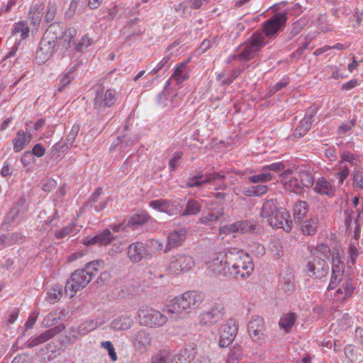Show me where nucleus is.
Here are the masks:
<instances>
[{"mask_svg": "<svg viewBox=\"0 0 363 363\" xmlns=\"http://www.w3.org/2000/svg\"><path fill=\"white\" fill-rule=\"evenodd\" d=\"M232 267L233 269L238 270L237 272H240V270H247L249 272L254 269V264L251 262L249 256L246 255L244 259L241 257L237 258Z\"/></svg>", "mask_w": 363, "mask_h": 363, "instance_id": "cd10ccee", "label": "nucleus"}, {"mask_svg": "<svg viewBox=\"0 0 363 363\" xmlns=\"http://www.w3.org/2000/svg\"><path fill=\"white\" fill-rule=\"evenodd\" d=\"M353 290L354 288L350 283V280L346 279L343 281L342 284H340V287L337 289L335 296L338 298H340V297L338 296V294H345V296L342 298V299L344 300L346 297L352 294Z\"/></svg>", "mask_w": 363, "mask_h": 363, "instance_id": "c9c22d12", "label": "nucleus"}, {"mask_svg": "<svg viewBox=\"0 0 363 363\" xmlns=\"http://www.w3.org/2000/svg\"><path fill=\"white\" fill-rule=\"evenodd\" d=\"M57 11V6L55 4H49L48 6V10L45 16V19L47 22H51L54 20L55 13Z\"/></svg>", "mask_w": 363, "mask_h": 363, "instance_id": "052dcab7", "label": "nucleus"}, {"mask_svg": "<svg viewBox=\"0 0 363 363\" xmlns=\"http://www.w3.org/2000/svg\"><path fill=\"white\" fill-rule=\"evenodd\" d=\"M65 329V325L64 324H59L54 328L46 330L43 333H42V335L46 342L47 340L51 339L57 334L61 333Z\"/></svg>", "mask_w": 363, "mask_h": 363, "instance_id": "c03bdc74", "label": "nucleus"}, {"mask_svg": "<svg viewBox=\"0 0 363 363\" xmlns=\"http://www.w3.org/2000/svg\"><path fill=\"white\" fill-rule=\"evenodd\" d=\"M115 239L112 235L110 229H105L103 232L95 235L94 238L88 239L84 242L86 246H90L95 244H100L101 245H107L111 243Z\"/></svg>", "mask_w": 363, "mask_h": 363, "instance_id": "2eb2a0df", "label": "nucleus"}, {"mask_svg": "<svg viewBox=\"0 0 363 363\" xmlns=\"http://www.w3.org/2000/svg\"><path fill=\"white\" fill-rule=\"evenodd\" d=\"M344 274H332L330 282L328 286L329 289H333L343 280Z\"/></svg>", "mask_w": 363, "mask_h": 363, "instance_id": "4d7b16f0", "label": "nucleus"}, {"mask_svg": "<svg viewBox=\"0 0 363 363\" xmlns=\"http://www.w3.org/2000/svg\"><path fill=\"white\" fill-rule=\"evenodd\" d=\"M25 203V199L20 197L13 204L9 212L6 215L4 218V222L8 224L13 223L18 217L19 213L22 211Z\"/></svg>", "mask_w": 363, "mask_h": 363, "instance_id": "f3484780", "label": "nucleus"}, {"mask_svg": "<svg viewBox=\"0 0 363 363\" xmlns=\"http://www.w3.org/2000/svg\"><path fill=\"white\" fill-rule=\"evenodd\" d=\"M42 10V4H36L32 6L29 11L28 18L30 21V23L35 28L40 25L43 16Z\"/></svg>", "mask_w": 363, "mask_h": 363, "instance_id": "5701e85b", "label": "nucleus"}, {"mask_svg": "<svg viewBox=\"0 0 363 363\" xmlns=\"http://www.w3.org/2000/svg\"><path fill=\"white\" fill-rule=\"evenodd\" d=\"M362 211L347 210L345 211V225L347 232L353 233L352 242L349 247L350 258L352 264L354 263L358 255V250L356 245L359 244V239L361 236V226L363 220L361 218Z\"/></svg>", "mask_w": 363, "mask_h": 363, "instance_id": "f03ea898", "label": "nucleus"}, {"mask_svg": "<svg viewBox=\"0 0 363 363\" xmlns=\"http://www.w3.org/2000/svg\"><path fill=\"white\" fill-rule=\"evenodd\" d=\"M218 220V215L214 216L212 213H210L207 216L201 217L199 219V223L211 225L216 223Z\"/></svg>", "mask_w": 363, "mask_h": 363, "instance_id": "13d9d810", "label": "nucleus"}, {"mask_svg": "<svg viewBox=\"0 0 363 363\" xmlns=\"http://www.w3.org/2000/svg\"><path fill=\"white\" fill-rule=\"evenodd\" d=\"M189 78V74L186 71V63H181L174 73L171 76V79H174L177 84L182 83L184 81Z\"/></svg>", "mask_w": 363, "mask_h": 363, "instance_id": "c85d7f7f", "label": "nucleus"}, {"mask_svg": "<svg viewBox=\"0 0 363 363\" xmlns=\"http://www.w3.org/2000/svg\"><path fill=\"white\" fill-rule=\"evenodd\" d=\"M273 178V174L267 172H262L259 174H255L249 177V181L251 183H266L271 181Z\"/></svg>", "mask_w": 363, "mask_h": 363, "instance_id": "37998d69", "label": "nucleus"}, {"mask_svg": "<svg viewBox=\"0 0 363 363\" xmlns=\"http://www.w3.org/2000/svg\"><path fill=\"white\" fill-rule=\"evenodd\" d=\"M343 162H349L352 166L354 165V170L352 172L353 175V182L354 184L362 189L363 188V174L359 170H357V165L355 163V158L352 155H343L342 156Z\"/></svg>", "mask_w": 363, "mask_h": 363, "instance_id": "412c9836", "label": "nucleus"}, {"mask_svg": "<svg viewBox=\"0 0 363 363\" xmlns=\"http://www.w3.org/2000/svg\"><path fill=\"white\" fill-rule=\"evenodd\" d=\"M201 205L197 200L190 199L187 201L185 209L182 214L183 216L196 215L200 212Z\"/></svg>", "mask_w": 363, "mask_h": 363, "instance_id": "7c9ffc66", "label": "nucleus"}, {"mask_svg": "<svg viewBox=\"0 0 363 363\" xmlns=\"http://www.w3.org/2000/svg\"><path fill=\"white\" fill-rule=\"evenodd\" d=\"M150 218V216L146 213L135 214L130 218L128 226L134 227L136 225H143Z\"/></svg>", "mask_w": 363, "mask_h": 363, "instance_id": "58836bf2", "label": "nucleus"}, {"mask_svg": "<svg viewBox=\"0 0 363 363\" xmlns=\"http://www.w3.org/2000/svg\"><path fill=\"white\" fill-rule=\"evenodd\" d=\"M314 190L319 194L328 196H332L334 194L331 184L323 177L316 181Z\"/></svg>", "mask_w": 363, "mask_h": 363, "instance_id": "a211bd4d", "label": "nucleus"}, {"mask_svg": "<svg viewBox=\"0 0 363 363\" xmlns=\"http://www.w3.org/2000/svg\"><path fill=\"white\" fill-rule=\"evenodd\" d=\"M204 296L201 292L189 291L181 296L174 298L171 303L167 306V312L169 313H179L183 311L189 312L190 310L197 308L203 301Z\"/></svg>", "mask_w": 363, "mask_h": 363, "instance_id": "7ed1b4c3", "label": "nucleus"}, {"mask_svg": "<svg viewBox=\"0 0 363 363\" xmlns=\"http://www.w3.org/2000/svg\"><path fill=\"white\" fill-rule=\"evenodd\" d=\"M133 320L126 316H119L111 322V328L116 330H124L130 328L133 324Z\"/></svg>", "mask_w": 363, "mask_h": 363, "instance_id": "bb28decb", "label": "nucleus"}, {"mask_svg": "<svg viewBox=\"0 0 363 363\" xmlns=\"http://www.w3.org/2000/svg\"><path fill=\"white\" fill-rule=\"evenodd\" d=\"M106 263L103 259H96L86 263L82 269H77L74 272H92L102 270L105 268Z\"/></svg>", "mask_w": 363, "mask_h": 363, "instance_id": "a878e982", "label": "nucleus"}, {"mask_svg": "<svg viewBox=\"0 0 363 363\" xmlns=\"http://www.w3.org/2000/svg\"><path fill=\"white\" fill-rule=\"evenodd\" d=\"M62 33V27L59 23L49 26L43 37L40 41L36 51V62L43 65L54 54L57 44V36Z\"/></svg>", "mask_w": 363, "mask_h": 363, "instance_id": "f257e3e1", "label": "nucleus"}, {"mask_svg": "<svg viewBox=\"0 0 363 363\" xmlns=\"http://www.w3.org/2000/svg\"><path fill=\"white\" fill-rule=\"evenodd\" d=\"M35 157L31 152H26L21 157V161L24 167H28L29 164L34 162Z\"/></svg>", "mask_w": 363, "mask_h": 363, "instance_id": "338daca9", "label": "nucleus"}, {"mask_svg": "<svg viewBox=\"0 0 363 363\" xmlns=\"http://www.w3.org/2000/svg\"><path fill=\"white\" fill-rule=\"evenodd\" d=\"M298 179H300L301 185L306 188L311 187L315 182L312 172L306 169H302L298 172Z\"/></svg>", "mask_w": 363, "mask_h": 363, "instance_id": "72a5a7b5", "label": "nucleus"}, {"mask_svg": "<svg viewBox=\"0 0 363 363\" xmlns=\"http://www.w3.org/2000/svg\"><path fill=\"white\" fill-rule=\"evenodd\" d=\"M311 253L318 259L314 258L313 262L307 263L308 270L311 272H314L315 270L317 272L328 271L329 266L326 259L328 260L330 255V247L324 244H320L311 248Z\"/></svg>", "mask_w": 363, "mask_h": 363, "instance_id": "39448f33", "label": "nucleus"}, {"mask_svg": "<svg viewBox=\"0 0 363 363\" xmlns=\"http://www.w3.org/2000/svg\"><path fill=\"white\" fill-rule=\"evenodd\" d=\"M238 328L233 319H229L225 324L222 325L219 331V345L226 347L234 340Z\"/></svg>", "mask_w": 363, "mask_h": 363, "instance_id": "9d476101", "label": "nucleus"}, {"mask_svg": "<svg viewBox=\"0 0 363 363\" xmlns=\"http://www.w3.org/2000/svg\"><path fill=\"white\" fill-rule=\"evenodd\" d=\"M145 252V247L140 242L133 243L129 245L128 247V257L134 262L141 261Z\"/></svg>", "mask_w": 363, "mask_h": 363, "instance_id": "6ab92c4d", "label": "nucleus"}, {"mask_svg": "<svg viewBox=\"0 0 363 363\" xmlns=\"http://www.w3.org/2000/svg\"><path fill=\"white\" fill-rule=\"evenodd\" d=\"M274 212H277V211L272 200L267 201L264 203L261 211L262 217L267 218L269 219L274 215Z\"/></svg>", "mask_w": 363, "mask_h": 363, "instance_id": "a19ab883", "label": "nucleus"}, {"mask_svg": "<svg viewBox=\"0 0 363 363\" xmlns=\"http://www.w3.org/2000/svg\"><path fill=\"white\" fill-rule=\"evenodd\" d=\"M30 140V135H28L27 138L25 133L23 130H19L17 133L16 137L13 139V150L16 152H20L23 148L25 144L27 142H29Z\"/></svg>", "mask_w": 363, "mask_h": 363, "instance_id": "473e14b6", "label": "nucleus"}, {"mask_svg": "<svg viewBox=\"0 0 363 363\" xmlns=\"http://www.w3.org/2000/svg\"><path fill=\"white\" fill-rule=\"evenodd\" d=\"M75 70V66H73L70 69L66 72L60 80V85L58 90L62 91V89L68 85L71 81L74 79V72Z\"/></svg>", "mask_w": 363, "mask_h": 363, "instance_id": "a18cd8bd", "label": "nucleus"}, {"mask_svg": "<svg viewBox=\"0 0 363 363\" xmlns=\"http://www.w3.org/2000/svg\"><path fill=\"white\" fill-rule=\"evenodd\" d=\"M186 230L184 228L171 232L167 238V245L165 247L164 252H168L172 248L181 245L186 238Z\"/></svg>", "mask_w": 363, "mask_h": 363, "instance_id": "4468645a", "label": "nucleus"}, {"mask_svg": "<svg viewBox=\"0 0 363 363\" xmlns=\"http://www.w3.org/2000/svg\"><path fill=\"white\" fill-rule=\"evenodd\" d=\"M343 162L341 163L340 170L335 174L336 177L339 179L340 183H342L344 179L349 175L350 170L349 167L345 164H342Z\"/></svg>", "mask_w": 363, "mask_h": 363, "instance_id": "680f3d73", "label": "nucleus"}, {"mask_svg": "<svg viewBox=\"0 0 363 363\" xmlns=\"http://www.w3.org/2000/svg\"><path fill=\"white\" fill-rule=\"evenodd\" d=\"M109 274H71V279L66 283L65 290L77 292L84 288L94 279L96 280L91 285H104Z\"/></svg>", "mask_w": 363, "mask_h": 363, "instance_id": "20e7f679", "label": "nucleus"}, {"mask_svg": "<svg viewBox=\"0 0 363 363\" xmlns=\"http://www.w3.org/2000/svg\"><path fill=\"white\" fill-rule=\"evenodd\" d=\"M318 222L315 219H310L305 221L301 227L304 235H313L316 233Z\"/></svg>", "mask_w": 363, "mask_h": 363, "instance_id": "4c0bfd02", "label": "nucleus"}, {"mask_svg": "<svg viewBox=\"0 0 363 363\" xmlns=\"http://www.w3.org/2000/svg\"><path fill=\"white\" fill-rule=\"evenodd\" d=\"M238 222L237 221L234 223L221 227L219 230L220 234L239 233V230H238L239 227H238Z\"/></svg>", "mask_w": 363, "mask_h": 363, "instance_id": "e2e57ef3", "label": "nucleus"}, {"mask_svg": "<svg viewBox=\"0 0 363 363\" xmlns=\"http://www.w3.org/2000/svg\"><path fill=\"white\" fill-rule=\"evenodd\" d=\"M79 129H80V126L79 124L76 123L72 125L71 130L69 131V133L68 134L67 139H66L67 144L72 145V144L74 143V142L75 140L77 135L79 133Z\"/></svg>", "mask_w": 363, "mask_h": 363, "instance_id": "5fc2aeb1", "label": "nucleus"}, {"mask_svg": "<svg viewBox=\"0 0 363 363\" xmlns=\"http://www.w3.org/2000/svg\"><path fill=\"white\" fill-rule=\"evenodd\" d=\"M241 356V347H233L230 349V352L226 359V363H238L240 357Z\"/></svg>", "mask_w": 363, "mask_h": 363, "instance_id": "49530a36", "label": "nucleus"}, {"mask_svg": "<svg viewBox=\"0 0 363 363\" xmlns=\"http://www.w3.org/2000/svg\"><path fill=\"white\" fill-rule=\"evenodd\" d=\"M62 296V286L57 285L51 289L47 293L46 300L50 303H54L59 301Z\"/></svg>", "mask_w": 363, "mask_h": 363, "instance_id": "e433bc0d", "label": "nucleus"}, {"mask_svg": "<svg viewBox=\"0 0 363 363\" xmlns=\"http://www.w3.org/2000/svg\"><path fill=\"white\" fill-rule=\"evenodd\" d=\"M225 264H223L222 260H220L218 258L214 259L211 263H210V268L212 271L214 272H223L225 270Z\"/></svg>", "mask_w": 363, "mask_h": 363, "instance_id": "864d4df0", "label": "nucleus"}, {"mask_svg": "<svg viewBox=\"0 0 363 363\" xmlns=\"http://www.w3.org/2000/svg\"><path fill=\"white\" fill-rule=\"evenodd\" d=\"M238 222L239 233H258L261 230L260 225L256 223L248 220H240Z\"/></svg>", "mask_w": 363, "mask_h": 363, "instance_id": "b1692460", "label": "nucleus"}, {"mask_svg": "<svg viewBox=\"0 0 363 363\" xmlns=\"http://www.w3.org/2000/svg\"><path fill=\"white\" fill-rule=\"evenodd\" d=\"M182 206L176 205L174 203L169 201L168 208L166 209L165 213L169 216L177 215L181 212Z\"/></svg>", "mask_w": 363, "mask_h": 363, "instance_id": "0e129e2a", "label": "nucleus"}, {"mask_svg": "<svg viewBox=\"0 0 363 363\" xmlns=\"http://www.w3.org/2000/svg\"><path fill=\"white\" fill-rule=\"evenodd\" d=\"M74 32V30L72 29L64 31L62 28V33L57 36V43L64 48H67L71 42Z\"/></svg>", "mask_w": 363, "mask_h": 363, "instance_id": "ea45409f", "label": "nucleus"}, {"mask_svg": "<svg viewBox=\"0 0 363 363\" xmlns=\"http://www.w3.org/2000/svg\"><path fill=\"white\" fill-rule=\"evenodd\" d=\"M139 317L141 325L150 328L162 326L167 320V318L164 315L153 308L140 311Z\"/></svg>", "mask_w": 363, "mask_h": 363, "instance_id": "6e6552de", "label": "nucleus"}, {"mask_svg": "<svg viewBox=\"0 0 363 363\" xmlns=\"http://www.w3.org/2000/svg\"><path fill=\"white\" fill-rule=\"evenodd\" d=\"M182 152H177L174 154V157L169 160V166L171 171H174L177 169L179 165L178 161L182 157Z\"/></svg>", "mask_w": 363, "mask_h": 363, "instance_id": "69168bd1", "label": "nucleus"}, {"mask_svg": "<svg viewBox=\"0 0 363 363\" xmlns=\"http://www.w3.org/2000/svg\"><path fill=\"white\" fill-rule=\"evenodd\" d=\"M308 211V205L306 201H299L294 206V221L300 223Z\"/></svg>", "mask_w": 363, "mask_h": 363, "instance_id": "4be33fe9", "label": "nucleus"}, {"mask_svg": "<svg viewBox=\"0 0 363 363\" xmlns=\"http://www.w3.org/2000/svg\"><path fill=\"white\" fill-rule=\"evenodd\" d=\"M76 328H70L64 334L59 337V342L62 346H67L72 345L71 342V333H75Z\"/></svg>", "mask_w": 363, "mask_h": 363, "instance_id": "8fccbe9b", "label": "nucleus"}, {"mask_svg": "<svg viewBox=\"0 0 363 363\" xmlns=\"http://www.w3.org/2000/svg\"><path fill=\"white\" fill-rule=\"evenodd\" d=\"M32 357L28 354L23 353L14 357L11 363H31Z\"/></svg>", "mask_w": 363, "mask_h": 363, "instance_id": "774afa93", "label": "nucleus"}, {"mask_svg": "<svg viewBox=\"0 0 363 363\" xmlns=\"http://www.w3.org/2000/svg\"><path fill=\"white\" fill-rule=\"evenodd\" d=\"M286 185L291 191L299 194L303 192V187L301 186L298 178L290 179Z\"/></svg>", "mask_w": 363, "mask_h": 363, "instance_id": "3c124183", "label": "nucleus"}, {"mask_svg": "<svg viewBox=\"0 0 363 363\" xmlns=\"http://www.w3.org/2000/svg\"><path fill=\"white\" fill-rule=\"evenodd\" d=\"M194 262L191 257L178 255L172 258L169 264V270L177 272H186L191 269Z\"/></svg>", "mask_w": 363, "mask_h": 363, "instance_id": "f8f14e48", "label": "nucleus"}, {"mask_svg": "<svg viewBox=\"0 0 363 363\" xmlns=\"http://www.w3.org/2000/svg\"><path fill=\"white\" fill-rule=\"evenodd\" d=\"M152 337L150 333L145 330H140L135 334L133 337V344L139 350L145 349L147 346L150 345Z\"/></svg>", "mask_w": 363, "mask_h": 363, "instance_id": "dca6fc26", "label": "nucleus"}, {"mask_svg": "<svg viewBox=\"0 0 363 363\" xmlns=\"http://www.w3.org/2000/svg\"><path fill=\"white\" fill-rule=\"evenodd\" d=\"M138 20H139L138 18H135L134 19H131L128 22L127 25L125 26L124 30H126L127 32H128L130 33V35L126 37L127 39H128L131 35H140L142 33H143L145 32V28H143H143L140 27L138 30L136 32H135L134 30H130V29L132 28L133 25Z\"/></svg>", "mask_w": 363, "mask_h": 363, "instance_id": "09e8293b", "label": "nucleus"}, {"mask_svg": "<svg viewBox=\"0 0 363 363\" xmlns=\"http://www.w3.org/2000/svg\"><path fill=\"white\" fill-rule=\"evenodd\" d=\"M264 321L258 315L252 316L247 325L248 333L254 342L261 345L264 340Z\"/></svg>", "mask_w": 363, "mask_h": 363, "instance_id": "1a4fd4ad", "label": "nucleus"}, {"mask_svg": "<svg viewBox=\"0 0 363 363\" xmlns=\"http://www.w3.org/2000/svg\"><path fill=\"white\" fill-rule=\"evenodd\" d=\"M193 355L190 354L187 348H184L179 350L177 354H172L171 363H191Z\"/></svg>", "mask_w": 363, "mask_h": 363, "instance_id": "c756f323", "label": "nucleus"}, {"mask_svg": "<svg viewBox=\"0 0 363 363\" xmlns=\"http://www.w3.org/2000/svg\"><path fill=\"white\" fill-rule=\"evenodd\" d=\"M101 346L103 348L106 349L108 350V355L110 356L111 359L113 361H116L117 360V354H116V352H115V349L113 347V344L111 343V341L102 342L101 343Z\"/></svg>", "mask_w": 363, "mask_h": 363, "instance_id": "6e6d98bb", "label": "nucleus"}, {"mask_svg": "<svg viewBox=\"0 0 363 363\" xmlns=\"http://www.w3.org/2000/svg\"><path fill=\"white\" fill-rule=\"evenodd\" d=\"M135 139L132 140L128 135H123L122 137H118L116 141L113 142L111 148H116L118 145H121L122 149L126 147L132 146L134 145Z\"/></svg>", "mask_w": 363, "mask_h": 363, "instance_id": "79ce46f5", "label": "nucleus"}, {"mask_svg": "<svg viewBox=\"0 0 363 363\" xmlns=\"http://www.w3.org/2000/svg\"><path fill=\"white\" fill-rule=\"evenodd\" d=\"M296 320V315L294 313L289 312L284 314L279 321L280 328L283 329L286 333L291 332Z\"/></svg>", "mask_w": 363, "mask_h": 363, "instance_id": "aec40b11", "label": "nucleus"}, {"mask_svg": "<svg viewBox=\"0 0 363 363\" xmlns=\"http://www.w3.org/2000/svg\"><path fill=\"white\" fill-rule=\"evenodd\" d=\"M116 91L108 89L104 94L103 90L97 91L94 100V106L98 111L105 107H111L116 102Z\"/></svg>", "mask_w": 363, "mask_h": 363, "instance_id": "9b49d317", "label": "nucleus"}, {"mask_svg": "<svg viewBox=\"0 0 363 363\" xmlns=\"http://www.w3.org/2000/svg\"><path fill=\"white\" fill-rule=\"evenodd\" d=\"M92 43V40L87 35L82 38L81 40L76 45L75 50L77 52H83Z\"/></svg>", "mask_w": 363, "mask_h": 363, "instance_id": "603ef678", "label": "nucleus"}, {"mask_svg": "<svg viewBox=\"0 0 363 363\" xmlns=\"http://www.w3.org/2000/svg\"><path fill=\"white\" fill-rule=\"evenodd\" d=\"M317 113V108L316 107H310L307 111L306 116L305 118L301 121L300 124L298 127H299L303 132L307 133L311 128L312 122L313 121V118Z\"/></svg>", "mask_w": 363, "mask_h": 363, "instance_id": "393cba45", "label": "nucleus"}, {"mask_svg": "<svg viewBox=\"0 0 363 363\" xmlns=\"http://www.w3.org/2000/svg\"><path fill=\"white\" fill-rule=\"evenodd\" d=\"M168 203L169 200L167 199L153 200L150 202V206L154 209L165 213L166 209L168 208Z\"/></svg>", "mask_w": 363, "mask_h": 363, "instance_id": "de8ad7c7", "label": "nucleus"}, {"mask_svg": "<svg viewBox=\"0 0 363 363\" xmlns=\"http://www.w3.org/2000/svg\"><path fill=\"white\" fill-rule=\"evenodd\" d=\"M285 167V165L281 162L272 163L269 165H266L262 167V172H269L273 171L275 172H279L283 170Z\"/></svg>", "mask_w": 363, "mask_h": 363, "instance_id": "bf43d9fd", "label": "nucleus"}, {"mask_svg": "<svg viewBox=\"0 0 363 363\" xmlns=\"http://www.w3.org/2000/svg\"><path fill=\"white\" fill-rule=\"evenodd\" d=\"M172 353L169 350H160L152 358L151 363H171Z\"/></svg>", "mask_w": 363, "mask_h": 363, "instance_id": "2f4dec72", "label": "nucleus"}, {"mask_svg": "<svg viewBox=\"0 0 363 363\" xmlns=\"http://www.w3.org/2000/svg\"><path fill=\"white\" fill-rule=\"evenodd\" d=\"M223 308L220 309L212 308L210 311L203 312L199 315V322L203 325H213L216 323L223 318Z\"/></svg>", "mask_w": 363, "mask_h": 363, "instance_id": "ddd939ff", "label": "nucleus"}, {"mask_svg": "<svg viewBox=\"0 0 363 363\" xmlns=\"http://www.w3.org/2000/svg\"><path fill=\"white\" fill-rule=\"evenodd\" d=\"M266 44L264 36L259 32L254 33L250 38L245 41V48L235 58L240 61H249L258 53Z\"/></svg>", "mask_w": 363, "mask_h": 363, "instance_id": "423d86ee", "label": "nucleus"}, {"mask_svg": "<svg viewBox=\"0 0 363 363\" xmlns=\"http://www.w3.org/2000/svg\"><path fill=\"white\" fill-rule=\"evenodd\" d=\"M288 18L286 12H277L262 24V30L267 37L275 38L278 33L286 26Z\"/></svg>", "mask_w": 363, "mask_h": 363, "instance_id": "0eeeda50", "label": "nucleus"}, {"mask_svg": "<svg viewBox=\"0 0 363 363\" xmlns=\"http://www.w3.org/2000/svg\"><path fill=\"white\" fill-rule=\"evenodd\" d=\"M97 327L96 323L94 320H86L81 323L77 328V332L79 335L84 336Z\"/></svg>", "mask_w": 363, "mask_h": 363, "instance_id": "f704fd0d", "label": "nucleus"}]
</instances>
